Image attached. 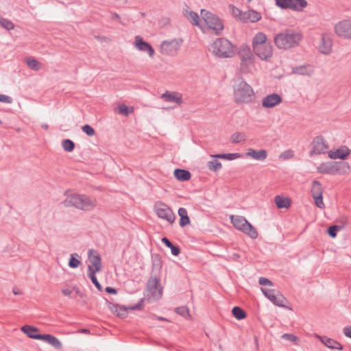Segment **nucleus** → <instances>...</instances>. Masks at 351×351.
<instances>
[{
  "instance_id": "1",
  "label": "nucleus",
  "mask_w": 351,
  "mask_h": 351,
  "mask_svg": "<svg viewBox=\"0 0 351 351\" xmlns=\"http://www.w3.org/2000/svg\"><path fill=\"white\" fill-rule=\"evenodd\" d=\"M65 207H74L77 209L88 211L97 206V200L84 194L71 193L63 202Z\"/></svg>"
},
{
  "instance_id": "2",
  "label": "nucleus",
  "mask_w": 351,
  "mask_h": 351,
  "mask_svg": "<svg viewBox=\"0 0 351 351\" xmlns=\"http://www.w3.org/2000/svg\"><path fill=\"white\" fill-rule=\"evenodd\" d=\"M233 88L234 101L237 104H247L254 98L253 88L243 79L236 82Z\"/></svg>"
},
{
  "instance_id": "3",
  "label": "nucleus",
  "mask_w": 351,
  "mask_h": 351,
  "mask_svg": "<svg viewBox=\"0 0 351 351\" xmlns=\"http://www.w3.org/2000/svg\"><path fill=\"white\" fill-rule=\"evenodd\" d=\"M302 35L292 29H287L276 35L274 43L279 49H287L298 45Z\"/></svg>"
},
{
  "instance_id": "4",
  "label": "nucleus",
  "mask_w": 351,
  "mask_h": 351,
  "mask_svg": "<svg viewBox=\"0 0 351 351\" xmlns=\"http://www.w3.org/2000/svg\"><path fill=\"white\" fill-rule=\"evenodd\" d=\"M212 52L217 58H232L234 54V45L226 38H219L212 45Z\"/></svg>"
},
{
  "instance_id": "5",
  "label": "nucleus",
  "mask_w": 351,
  "mask_h": 351,
  "mask_svg": "<svg viewBox=\"0 0 351 351\" xmlns=\"http://www.w3.org/2000/svg\"><path fill=\"white\" fill-rule=\"evenodd\" d=\"M201 16L204 21L208 29L215 31V34L219 35L223 29L221 20L215 14L202 9Z\"/></svg>"
},
{
  "instance_id": "6",
  "label": "nucleus",
  "mask_w": 351,
  "mask_h": 351,
  "mask_svg": "<svg viewBox=\"0 0 351 351\" xmlns=\"http://www.w3.org/2000/svg\"><path fill=\"white\" fill-rule=\"evenodd\" d=\"M345 168H348V165L345 162H322L317 168L319 173L336 175L341 173Z\"/></svg>"
},
{
  "instance_id": "7",
  "label": "nucleus",
  "mask_w": 351,
  "mask_h": 351,
  "mask_svg": "<svg viewBox=\"0 0 351 351\" xmlns=\"http://www.w3.org/2000/svg\"><path fill=\"white\" fill-rule=\"evenodd\" d=\"M261 291L264 295L274 305L291 309L286 305L288 303L287 298L278 290L267 289L261 288Z\"/></svg>"
},
{
  "instance_id": "8",
  "label": "nucleus",
  "mask_w": 351,
  "mask_h": 351,
  "mask_svg": "<svg viewBox=\"0 0 351 351\" xmlns=\"http://www.w3.org/2000/svg\"><path fill=\"white\" fill-rule=\"evenodd\" d=\"M145 298H141L138 302L134 306H126L117 304H111L110 310L112 313H115L117 316L121 318H125L128 316V310L136 311L141 310L144 306Z\"/></svg>"
},
{
  "instance_id": "9",
  "label": "nucleus",
  "mask_w": 351,
  "mask_h": 351,
  "mask_svg": "<svg viewBox=\"0 0 351 351\" xmlns=\"http://www.w3.org/2000/svg\"><path fill=\"white\" fill-rule=\"evenodd\" d=\"M160 278L157 275L152 276L147 282L146 287L151 296L156 300L161 298L162 295V287L160 286Z\"/></svg>"
},
{
  "instance_id": "10",
  "label": "nucleus",
  "mask_w": 351,
  "mask_h": 351,
  "mask_svg": "<svg viewBox=\"0 0 351 351\" xmlns=\"http://www.w3.org/2000/svg\"><path fill=\"white\" fill-rule=\"evenodd\" d=\"M182 43V39L165 40L160 45L161 53L164 55L174 56L179 50Z\"/></svg>"
},
{
  "instance_id": "11",
  "label": "nucleus",
  "mask_w": 351,
  "mask_h": 351,
  "mask_svg": "<svg viewBox=\"0 0 351 351\" xmlns=\"http://www.w3.org/2000/svg\"><path fill=\"white\" fill-rule=\"evenodd\" d=\"M335 32L340 37L351 38V20H343L336 24Z\"/></svg>"
},
{
  "instance_id": "12",
  "label": "nucleus",
  "mask_w": 351,
  "mask_h": 351,
  "mask_svg": "<svg viewBox=\"0 0 351 351\" xmlns=\"http://www.w3.org/2000/svg\"><path fill=\"white\" fill-rule=\"evenodd\" d=\"M328 145L326 143L322 136H316L312 142V149L310 155L321 154L326 152Z\"/></svg>"
},
{
  "instance_id": "13",
  "label": "nucleus",
  "mask_w": 351,
  "mask_h": 351,
  "mask_svg": "<svg viewBox=\"0 0 351 351\" xmlns=\"http://www.w3.org/2000/svg\"><path fill=\"white\" fill-rule=\"evenodd\" d=\"M156 214L159 218L165 219L170 223H173L175 221V214L173 213L172 210L164 203H160V206L156 208Z\"/></svg>"
},
{
  "instance_id": "14",
  "label": "nucleus",
  "mask_w": 351,
  "mask_h": 351,
  "mask_svg": "<svg viewBox=\"0 0 351 351\" xmlns=\"http://www.w3.org/2000/svg\"><path fill=\"white\" fill-rule=\"evenodd\" d=\"M254 53L263 60H267L273 55L272 46L270 43L256 47L254 50Z\"/></svg>"
},
{
  "instance_id": "15",
  "label": "nucleus",
  "mask_w": 351,
  "mask_h": 351,
  "mask_svg": "<svg viewBox=\"0 0 351 351\" xmlns=\"http://www.w3.org/2000/svg\"><path fill=\"white\" fill-rule=\"evenodd\" d=\"M134 45L138 51L147 52L149 57L152 58L154 56L155 51L152 46L149 43L145 41L140 36L135 37Z\"/></svg>"
},
{
  "instance_id": "16",
  "label": "nucleus",
  "mask_w": 351,
  "mask_h": 351,
  "mask_svg": "<svg viewBox=\"0 0 351 351\" xmlns=\"http://www.w3.org/2000/svg\"><path fill=\"white\" fill-rule=\"evenodd\" d=\"M88 255L91 263L92 271H100L101 270V258L99 252L93 249H90Z\"/></svg>"
},
{
  "instance_id": "17",
  "label": "nucleus",
  "mask_w": 351,
  "mask_h": 351,
  "mask_svg": "<svg viewBox=\"0 0 351 351\" xmlns=\"http://www.w3.org/2000/svg\"><path fill=\"white\" fill-rule=\"evenodd\" d=\"M282 101V97L277 93H272L265 97L262 100V106L265 108H274Z\"/></svg>"
},
{
  "instance_id": "18",
  "label": "nucleus",
  "mask_w": 351,
  "mask_h": 351,
  "mask_svg": "<svg viewBox=\"0 0 351 351\" xmlns=\"http://www.w3.org/2000/svg\"><path fill=\"white\" fill-rule=\"evenodd\" d=\"M351 150L346 146H342L335 151H330L328 156L332 159L339 158L341 160H346L348 156L350 154Z\"/></svg>"
},
{
  "instance_id": "19",
  "label": "nucleus",
  "mask_w": 351,
  "mask_h": 351,
  "mask_svg": "<svg viewBox=\"0 0 351 351\" xmlns=\"http://www.w3.org/2000/svg\"><path fill=\"white\" fill-rule=\"evenodd\" d=\"M261 15L259 12L254 10H249L247 12H243L241 21L243 23H256L261 20Z\"/></svg>"
},
{
  "instance_id": "20",
  "label": "nucleus",
  "mask_w": 351,
  "mask_h": 351,
  "mask_svg": "<svg viewBox=\"0 0 351 351\" xmlns=\"http://www.w3.org/2000/svg\"><path fill=\"white\" fill-rule=\"evenodd\" d=\"M21 330L29 338L39 340L41 334L39 332L38 328L31 325H24Z\"/></svg>"
},
{
  "instance_id": "21",
  "label": "nucleus",
  "mask_w": 351,
  "mask_h": 351,
  "mask_svg": "<svg viewBox=\"0 0 351 351\" xmlns=\"http://www.w3.org/2000/svg\"><path fill=\"white\" fill-rule=\"evenodd\" d=\"M292 73L300 75L311 76L314 73V67L311 64H304L293 67Z\"/></svg>"
},
{
  "instance_id": "22",
  "label": "nucleus",
  "mask_w": 351,
  "mask_h": 351,
  "mask_svg": "<svg viewBox=\"0 0 351 351\" xmlns=\"http://www.w3.org/2000/svg\"><path fill=\"white\" fill-rule=\"evenodd\" d=\"M332 40L329 34H323L319 50L322 53L328 54L331 51Z\"/></svg>"
},
{
  "instance_id": "23",
  "label": "nucleus",
  "mask_w": 351,
  "mask_h": 351,
  "mask_svg": "<svg viewBox=\"0 0 351 351\" xmlns=\"http://www.w3.org/2000/svg\"><path fill=\"white\" fill-rule=\"evenodd\" d=\"M318 338L320 341L328 348L339 350H342L343 348V346L339 342L333 339L329 338L326 336H318Z\"/></svg>"
},
{
  "instance_id": "24",
  "label": "nucleus",
  "mask_w": 351,
  "mask_h": 351,
  "mask_svg": "<svg viewBox=\"0 0 351 351\" xmlns=\"http://www.w3.org/2000/svg\"><path fill=\"white\" fill-rule=\"evenodd\" d=\"M39 340L43 341L53 348L59 350L62 348V343L60 341L53 335L50 334H42L40 335Z\"/></svg>"
},
{
  "instance_id": "25",
  "label": "nucleus",
  "mask_w": 351,
  "mask_h": 351,
  "mask_svg": "<svg viewBox=\"0 0 351 351\" xmlns=\"http://www.w3.org/2000/svg\"><path fill=\"white\" fill-rule=\"evenodd\" d=\"M246 156L259 161H263L267 158L268 154L265 149L256 150L250 148L246 153Z\"/></svg>"
},
{
  "instance_id": "26",
  "label": "nucleus",
  "mask_w": 351,
  "mask_h": 351,
  "mask_svg": "<svg viewBox=\"0 0 351 351\" xmlns=\"http://www.w3.org/2000/svg\"><path fill=\"white\" fill-rule=\"evenodd\" d=\"M161 98L167 101L174 102L178 104H182V96L180 93L176 92L166 91L161 95Z\"/></svg>"
},
{
  "instance_id": "27",
  "label": "nucleus",
  "mask_w": 351,
  "mask_h": 351,
  "mask_svg": "<svg viewBox=\"0 0 351 351\" xmlns=\"http://www.w3.org/2000/svg\"><path fill=\"white\" fill-rule=\"evenodd\" d=\"M230 219L233 226L241 232L248 223V221L243 216L232 215Z\"/></svg>"
},
{
  "instance_id": "28",
  "label": "nucleus",
  "mask_w": 351,
  "mask_h": 351,
  "mask_svg": "<svg viewBox=\"0 0 351 351\" xmlns=\"http://www.w3.org/2000/svg\"><path fill=\"white\" fill-rule=\"evenodd\" d=\"M174 177L180 182H186L191 179V173L189 171L177 168L173 172Z\"/></svg>"
},
{
  "instance_id": "29",
  "label": "nucleus",
  "mask_w": 351,
  "mask_h": 351,
  "mask_svg": "<svg viewBox=\"0 0 351 351\" xmlns=\"http://www.w3.org/2000/svg\"><path fill=\"white\" fill-rule=\"evenodd\" d=\"M152 273L155 275L160 271L162 265L161 256L158 254H152Z\"/></svg>"
},
{
  "instance_id": "30",
  "label": "nucleus",
  "mask_w": 351,
  "mask_h": 351,
  "mask_svg": "<svg viewBox=\"0 0 351 351\" xmlns=\"http://www.w3.org/2000/svg\"><path fill=\"white\" fill-rule=\"evenodd\" d=\"M274 202L278 209L289 208L291 206V201L289 197H285L280 195H276L274 197Z\"/></svg>"
},
{
  "instance_id": "31",
  "label": "nucleus",
  "mask_w": 351,
  "mask_h": 351,
  "mask_svg": "<svg viewBox=\"0 0 351 351\" xmlns=\"http://www.w3.org/2000/svg\"><path fill=\"white\" fill-rule=\"evenodd\" d=\"M276 5L282 9H291L299 11V8L293 0H276Z\"/></svg>"
},
{
  "instance_id": "32",
  "label": "nucleus",
  "mask_w": 351,
  "mask_h": 351,
  "mask_svg": "<svg viewBox=\"0 0 351 351\" xmlns=\"http://www.w3.org/2000/svg\"><path fill=\"white\" fill-rule=\"evenodd\" d=\"M266 43H267L266 35L263 32L257 33L252 40L253 50L256 49V47H259Z\"/></svg>"
},
{
  "instance_id": "33",
  "label": "nucleus",
  "mask_w": 351,
  "mask_h": 351,
  "mask_svg": "<svg viewBox=\"0 0 351 351\" xmlns=\"http://www.w3.org/2000/svg\"><path fill=\"white\" fill-rule=\"evenodd\" d=\"M178 213L180 216L179 224L182 228L190 224L191 220L186 208H180Z\"/></svg>"
},
{
  "instance_id": "34",
  "label": "nucleus",
  "mask_w": 351,
  "mask_h": 351,
  "mask_svg": "<svg viewBox=\"0 0 351 351\" xmlns=\"http://www.w3.org/2000/svg\"><path fill=\"white\" fill-rule=\"evenodd\" d=\"M239 54L241 58V66L243 65L244 62L251 60L253 57L250 48L247 45L241 47Z\"/></svg>"
},
{
  "instance_id": "35",
  "label": "nucleus",
  "mask_w": 351,
  "mask_h": 351,
  "mask_svg": "<svg viewBox=\"0 0 351 351\" xmlns=\"http://www.w3.org/2000/svg\"><path fill=\"white\" fill-rule=\"evenodd\" d=\"M242 232L252 239H255L258 237V232L256 229L249 221Z\"/></svg>"
},
{
  "instance_id": "36",
  "label": "nucleus",
  "mask_w": 351,
  "mask_h": 351,
  "mask_svg": "<svg viewBox=\"0 0 351 351\" xmlns=\"http://www.w3.org/2000/svg\"><path fill=\"white\" fill-rule=\"evenodd\" d=\"M88 277L90 279V280L92 281L93 284L97 287V289L99 290V291H102V286L101 285V284L99 282V281L97 280V278L95 276V274L97 272V271H92V266L91 265H88Z\"/></svg>"
},
{
  "instance_id": "37",
  "label": "nucleus",
  "mask_w": 351,
  "mask_h": 351,
  "mask_svg": "<svg viewBox=\"0 0 351 351\" xmlns=\"http://www.w3.org/2000/svg\"><path fill=\"white\" fill-rule=\"evenodd\" d=\"M232 315L238 320H241L247 317L246 312L240 306H234L232 309Z\"/></svg>"
},
{
  "instance_id": "38",
  "label": "nucleus",
  "mask_w": 351,
  "mask_h": 351,
  "mask_svg": "<svg viewBox=\"0 0 351 351\" xmlns=\"http://www.w3.org/2000/svg\"><path fill=\"white\" fill-rule=\"evenodd\" d=\"M185 16L193 25L199 26V16L196 12L193 11L187 12Z\"/></svg>"
},
{
  "instance_id": "39",
  "label": "nucleus",
  "mask_w": 351,
  "mask_h": 351,
  "mask_svg": "<svg viewBox=\"0 0 351 351\" xmlns=\"http://www.w3.org/2000/svg\"><path fill=\"white\" fill-rule=\"evenodd\" d=\"M311 195H323V189L321 183L317 180H313L311 190Z\"/></svg>"
},
{
  "instance_id": "40",
  "label": "nucleus",
  "mask_w": 351,
  "mask_h": 351,
  "mask_svg": "<svg viewBox=\"0 0 351 351\" xmlns=\"http://www.w3.org/2000/svg\"><path fill=\"white\" fill-rule=\"evenodd\" d=\"M207 167L210 171L217 172L221 169L222 165L218 160L213 159L208 162Z\"/></svg>"
},
{
  "instance_id": "41",
  "label": "nucleus",
  "mask_w": 351,
  "mask_h": 351,
  "mask_svg": "<svg viewBox=\"0 0 351 351\" xmlns=\"http://www.w3.org/2000/svg\"><path fill=\"white\" fill-rule=\"evenodd\" d=\"M62 146L64 151L71 152L75 149V143L71 139L66 138L62 141Z\"/></svg>"
},
{
  "instance_id": "42",
  "label": "nucleus",
  "mask_w": 351,
  "mask_h": 351,
  "mask_svg": "<svg viewBox=\"0 0 351 351\" xmlns=\"http://www.w3.org/2000/svg\"><path fill=\"white\" fill-rule=\"evenodd\" d=\"M246 140V135L244 133L234 132L232 134L230 141L232 143H239Z\"/></svg>"
},
{
  "instance_id": "43",
  "label": "nucleus",
  "mask_w": 351,
  "mask_h": 351,
  "mask_svg": "<svg viewBox=\"0 0 351 351\" xmlns=\"http://www.w3.org/2000/svg\"><path fill=\"white\" fill-rule=\"evenodd\" d=\"M79 257L78 254L75 253L71 255V257L69 261V266L71 268L75 269L79 267L81 264V261L77 258Z\"/></svg>"
},
{
  "instance_id": "44",
  "label": "nucleus",
  "mask_w": 351,
  "mask_h": 351,
  "mask_svg": "<svg viewBox=\"0 0 351 351\" xmlns=\"http://www.w3.org/2000/svg\"><path fill=\"white\" fill-rule=\"evenodd\" d=\"M27 66L34 71H38L41 68L40 63L34 58H28L26 60Z\"/></svg>"
},
{
  "instance_id": "45",
  "label": "nucleus",
  "mask_w": 351,
  "mask_h": 351,
  "mask_svg": "<svg viewBox=\"0 0 351 351\" xmlns=\"http://www.w3.org/2000/svg\"><path fill=\"white\" fill-rule=\"evenodd\" d=\"M0 25L7 30L13 29L14 27V25L11 21L3 17H0Z\"/></svg>"
},
{
  "instance_id": "46",
  "label": "nucleus",
  "mask_w": 351,
  "mask_h": 351,
  "mask_svg": "<svg viewBox=\"0 0 351 351\" xmlns=\"http://www.w3.org/2000/svg\"><path fill=\"white\" fill-rule=\"evenodd\" d=\"M342 229V227L337 225L330 226L327 229V233L331 238H335L337 237V232Z\"/></svg>"
},
{
  "instance_id": "47",
  "label": "nucleus",
  "mask_w": 351,
  "mask_h": 351,
  "mask_svg": "<svg viewBox=\"0 0 351 351\" xmlns=\"http://www.w3.org/2000/svg\"><path fill=\"white\" fill-rule=\"evenodd\" d=\"M175 312L184 317L189 316V310L186 306L177 307L175 308Z\"/></svg>"
},
{
  "instance_id": "48",
  "label": "nucleus",
  "mask_w": 351,
  "mask_h": 351,
  "mask_svg": "<svg viewBox=\"0 0 351 351\" xmlns=\"http://www.w3.org/2000/svg\"><path fill=\"white\" fill-rule=\"evenodd\" d=\"M230 6L232 10V14L241 21V18L243 17V12L233 5H230Z\"/></svg>"
},
{
  "instance_id": "49",
  "label": "nucleus",
  "mask_w": 351,
  "mask_h": 351,
  "mask_svg": "<svg viewBox=\"0 0 351 351\" xmlns=\"http://www.w3.org/2000/svg\"><path fill=\"white\" fill-rule=\"evenodd\" d=\"M312 197L314 199L315 204L317 207L319 208H324V204L323 202V195H320V193L318 195H313Z\"/></svg>"
},
{
  "instance_id": "50",
  "label": "nucleus",
  "mask_w": 351,
  "mask_h": 351,
  "mask_svg": "<svg viewBox=\"0 0 351 351\" xmlns=\"http://www.w3.org/2000/svg\"><path fill=\"white\" fill-rule=\"evenodd\" d=\"M241 156V154L239 153L222 154L221 159L233 160L240 158Z\"/></svg>"
},
{
  "instance_id": "51",
  "label": "nucleus",
  "mask_w": 351,
  "mask_h": 351,
  "mask_svg": "<svg viewBox=\"0 0 351 351\" xmlns=\"http://www.w3.org/2000/svg\"><path fill=\"white\" fill-rule=\"evenodd\" d=\"M82 130L88 136H93L95 134L94 128L88 124L83 125Z\"/></svg>"
},
{
  "instance_id": "52",
  "label": "nucleus",
  "mask_w": 351,
  "mask_h": 351,
  "mask_svg": "<svg viewBox=\"0 0 351 351\" xmlns=\"http://www.w3.org/2000/svg\"><path fill=\"white\" fill-rule=\"evenodd\" d=\"M118 113L123 115H128L132 112V110H130L129 108L125 104H121L118 106Z\"/></svg>"
},
{
  "instance_id": "53",
  "label": "nucleus",
  "mask_w": 351,
  "mask_h": 351,
  "mask_svg": "<svg viewBox=\"0 0 351 351\" xmlns=\"http://www.w3.org/2000/svg\"><path fill=\"white\" fill-rule=\"evenodd\" d=\"M282 339L287 340L289 341L293 342L294 343H297L298 341V338L293 334L285 333L282 335Z\"/></svg>"
},
{
  "instance_id": "54",
  "label": "nucleus",
  "mask_w": 351,
  "mask_h": 351,
  "mask_svg": "<svg viewBox=\"0 0 351 351\" xmlns=\"http://www.w3.org/2000/svg\"><path fill=\"white\" fill-rule=\"evenodd\" d=\"M258 283L263 286H273V282L270 280L265 277L259 278Z\"/></svg>"
},
{
  "instance_id": "55",
  "label": "nucleus",
  "mask_w": 351,
  "mask_h": 351,
  "mask_svg": "<svg viewBox=\"0 0 351 351\" xmlns=\"http://www.w3.org/2000/svg\"><path fill=\"white\" fill-rule=\"evenodd\" d=\"M294 3H296L300 10L307 6V1L306 0H293Z\"/></svg>"
},
{
  "instance_id": "56",
  "label": "nucleus",
  "mask_w": 351,
  "mask_h": 351,
  "mask_svg": "<svg viewBox=\"0 0 351 351\" xmlns=\"http://www.w3.org/2000/svg\"><path fill=\"white\" fill-rule=\"evenodd\" d=\"M0 102L11 104L12 102V99L8 95L0 94Z\"/></svg>"
},
{
  "instance_id": "57",
  "label": "nucleus",
  "mask_w": 351,
  "mask_h": 351,
  "mask_svg": "<svg viewBox=\"0 0 351 351\" xmlns=\"http://www.w3.org/2000/svg\"><path fill=\"white\" fill-rule=\"evenodd\" d=\"M169 248L171 249V254L173 256H178L180 254V248L179 246L173 244Z\"/></svg>"
},
{
  "instance_id": "58",
  "label": "nucleus",
  "mask_w": 351,
  "mask_h": 351,
  "mask_svg": "<svg viewBox=\"0 0 351 351\" xmlns=\"http://www.w3.org/2000/svg\"><path fill=\"white\" fill-rule=\"evenodd\" d=\"M161 241L166 247L169 248L171 247V245H173L172 242L167 237H165L161 239Z\"/></svg>"
},
{
  "instance_id": "59",
  "label": "nucleus",
  "mask_w": 351,
  "mask_h": 351,
  "mask_svg": "<svg viewBox=\"0 0 351 351\" xmlns=\"http://www.w3.org/2000/svg\"><path fill=\"white\" fill-rule=\"evenodd\" d=\"M105 291L106 293H108L109 294H117V290L115 288L112 287H106L105 289Z\"/></svg>"
},
{
  "instance_id": "60",
  "label": "nucleus",
  "mask_w": 351,
  "mask_h": 351,
  "mask_svg": "<svg viewBox=\"0 0 351 351\" xmlns=\"http://www.w3.org/2000/svg\"><path fill=\"white\" fill-rule=\"evenodd\" d=\"M343 334L351 339V326H346L343 328Z\"/></svg>"
},
{
  "instance_id": "61",
  "label": "nucleus",
  "mask_w": 351,
  "mask_h": 351,
  "mask_svg": "<svg viewBox=\"0 0 351 351\" xmlns=\"http://www.w3.org/2000/svg\"><path fill=\"white\" fill-rule=\"evenodd\" d=\"M62 293L64 295H70L72 293V290L69 289H64L62 290Z\"/></svg>"
},
{
  "instance_id": "62",
  "label": "nucleus",
  "mask_w": 351,
  "mask_h": 351,
  "mask_svg": "<svg viewBox=\"0 0 351 351\" xmlns=\"http://www.w3.org/2000/svg\"><path fill=\"white\" fill-rule=\"evenodd\" d=\"M292 156L289 152H285L281 154V156L285 159L289 158L290 156Z\"/></svg>"
},
{
  "instance_id": "63",
  "label": "nucleus",
  "mask_w": 351,
  "mask_h": 351,
  "mask_svg": "<svg viewBox=\"0 0 351 351\" xmlns=\"http://www.w3.org/2000/svg\"><path fill=\"white\" fill-rule=\"evenodd\" d=\"M221 155L222 154H214V155H211V157L214 158L215 159H218V158H220L221 159Z\"/></svg>"
},
{
  "instance_id": "64",
  "label": "nucleus",
  "mask_w": 351,
  "mask_h": 351,
  "mask_svg": "<svg viewBox=\"0 0 351 351\" xmlns=\"http://www.w3.org/2000/svg\"><path fill=\"white\" fill-rule=\"evenodd\" d=\"M79 332L81 333H90V330L87 328H82L79 330Z\"/></svg>"
}]
</instances>
